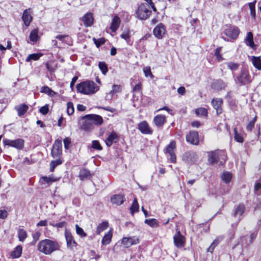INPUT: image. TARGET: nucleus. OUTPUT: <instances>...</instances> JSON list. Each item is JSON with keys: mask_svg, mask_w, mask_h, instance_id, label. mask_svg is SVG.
<instances>
[{"mask_svg": "<svg viewBox=\"0 0 261 261\" xmlns=\"http://www.w3.org/2000/svg\"><path fill=\"white\" fill-rule=\"evenodd\" d=\"M60 245L57 241L45 239L38 243L37 249L45 255H50L54 252L60 250Z\"/></svg>", "mask_w": 261, "mask_h": 261, "instance_id": "nucleus-1", "label": "nucleus"}, {"mask_svg": "<svg viewBox=\"0 0 261 261\" xmlns=\"http://www.w3.org/2000/svg\"><path fill=\"white\" fill-rule=\"evenodd\" d=\"M99 89V86H97L94 82L91 81H84L76 85L77 91L86 95L94 94Z\"/></svg>", "mask_w": 261, "mask_h": 261, "instance_id": "nucleus-2", "label": "nucleus"}, {"mask_svg": "<svg viewBox=\"0 0 261 261\" xmlns=\"http://www.w3.org/2000/svg\"><path fill=\"white\" fill-rule=\"evenodd\" d=\"M252 81V77L248 70L245 68L241 69L240 73L237 76L236 82L241 86L250 84Z\"/></svg>", "mask_w": 261, "mask_h": 261, "instance_id": "nucleus-3", "label": "nucleus"}, {"mask_svg": "<svg viewBox=\"0 0 261 261\" xmlns=\"http://www.w3.org/2000/svg\"><path fill=\"white\" fill-rule=\"evenodd\" d=\"M150 6L146 4H141L136 11L137 17L141 20L146 19L151 14Z\"/></svg>", "mask_w": 261, "mask_h": 261, "instance_id": "nucleus-4", "label": "nucleus"}, {"mask_svg": "<svg viewBox=\"0 0 261 261\" xmlns=\"http://www.w3.org/2000/svg\"><path fill=\"white\" fill-rule=\"evenodd\" d=\"M3 142L5 146L14 147L18 150H21L24 147V140L22 139L10 140L5 138L3 139Z\"/></svg>", "mask_w": 261, "mask_h": 261, "instance_id": "nucleus-5", "label": "nucleus"}, {"mask_svg": "<svg viewBox=\"0 0 261 261\" xmlns=\"http://www.w3.org/2000/svg\"><path fill=\"white\" fill-rule=\"evenodd\" d=\"M176 147V143L174 141H171L170 144L167 146L165 151V154H168L170 156L169 160L170 162L172 163H176V158L174 152V149Z\"/></svg>", "mask_w": 261, "mask_h": 261, "instance_id": "nucleus-6", "label": "nucleus"}, {"mask_svg": "<svg viewBox=\"0 0 261 261\" xmlns=\"http://www.w3.org/2000/svg\"><path fill=\"white\" fill-rule=\"evenodd\" d=\"M240 33L239 29L234 26H229L224 31V34L227 36L229 39H236Z\"/></svg>", "mask_w": 261, "mask_h": 261, "instance_id": "nucleus-7", "label": "nucleus"}, {"mask_svg": "<svg viewBox=\"0 0 261 261\" xmlns=\"http://www.w3.org/2000/svg\"><path fill=\"white\" fill-rule=\"evenodd\" d=\"M198 159L197 154L193 151H188L185 152L182 156V160L186 163L192 164L197 161Z\"/></svg>", "mask_w": 261, "mask_h": 261, "instance_id": "nucleus-8", "label": "nucleus"}, {"mask_svg": "<svg viewBox=\"0 0 261 261\" xmlns=\"http://www.w3.org/2000/svg\"><path fill=\"white\" fill-rule=\"evenodd\" d=\"M174 245L178 248L183 247L186 243L185 237L182 235L179 230H177L176 233L173 236Z\"/></svg>", "mask_w": 261, "mask_h": 261, "instance_id": "nucleus-9", "label": "nucleus"}, {"mask_svg": "<svg viewBox=\"0 0 261 261\" xmlns=\"http://www.w3.org/2000/svg\"><path fill=\"white\" fill-rule=\"evenodd\" d=\"M62 153V141L56 140L53 146L51 154L54 158H59Z\"/></svg>", "mask_w": 261, "mask_h": 261, "instance_id": "nucleus-10", "label": "nucleus"}, {"mask_svg": "<svg viewBox=\"0 0 261 261\" xmlns=\"http://www.w3.org/2000/svg\"><path fill=\"white\" fill-rule=\"evenodd\" d=\"M187 142L193 144L198 145L199 142V134L197 131H191L186 136Z\"/></svg>", "mask_w": 261, "mask_h": 261, "instance_id": "nucleus-11", "label": "nucleus"}, {"mask_svg": "<svg viewBox=\"0 0 261 261\" xmlns=\"http://www.w3.org/2000/svg\"><path fill=\"white\" fill-rule=\"evenodd\" d=\"M84 118H88L90 122H92L93 125H100L103 123L102 117L96 114H88L84 116Z\"/></svg>", "mask_w": 261, "mask_h": 261, "instance_id": "nucleus-12", "label": "nucleus"}, {"mask_svg": "<svg viewBox=\"0 0 261 261\" xmlns=\"http://www.w3.org/2000/svg\"><path fill=\"white\" fill-rule=\"evenodd\" d=\"M139 243V239L136 237H124L122 238L121 243L125 248H128L132 245Z\"/></svg>", "mask_w": 261, "mask_h": 261, "instance_id": "nucleus-13", "label": "nucleus"}, {"mask_svg": "<svg viewBox=\"0 0 261 261\" xmlns=\"http://www.w3.org/2000/svg\"><path fill=\"white\" fill-rule=\"evenodd\" d=\"M138 128L143 134L151 135L153 133L152 129L146 121H143L139 123L138 125Z\"/></svg>", "mask_w": 261, "mask_h": 261, "instance_id": "nucleus-14", "label": "nucleus"}, {"mask_svg": "<svg viewBox=\"0 0 261 261\" xmlns=\"http://www.w3.org/2000/svg\"><path fill=\"white\" fill-rule=\"evenodd\" d=\"M154 35L158 39H162L166 32L165 26L162 23L157 25L153 31Z\"/></svg>", "mask_w": 261, "mask_h": 261, "instance_id": "nucleus-15", "label": "nucleus"}, {"mask_svg": "<svg viewBox=\"0 0 261 261\" xmlns=\"http://www.w3.org/2000/svg\"><path fill=\"white\" fill-rule=\"evenodd\" d=\"M119 140V136L115 132H112L108 136L105 140V143L108 147H110L113 143H117Z\"/></svg>", "mask_w": 261, "mask_h": 261, "instance_id": "nucleus-16", "label": "nucleus"}, {"mask_svg": "<svg viewBox=\"0 0 261 261\" xmlns=\"http://www.w3.org/2000/svg\"><path fill=\"white\" fill-rule=\"evenodd\" d=\"M226 84L221 79L214 81L211 85L212 88L216 91L224 89Z\"/></svg>", "mask_w": 261, "mask_h": 261, "instance_id": "nucleus-17", "label": "nucleus"}, {"mask_svg": "<svg viewBox=\"0 0 261 261\" xmlns=\"http://www.w3.org/2000/svg\"><path fill=\"white\" fill-rule=\"evenodd\" d=\"M166 121V117L164 115H158L153 118V122L158 128H161Z\"/></svg>", "mask_w": 261, "mask_h": 261, "instance_id": "nucleus-18", "label": "nucleus"}, {"mask_svg": "<svg viewBox=\"0 0 261 261\" xmlns=\"http://www.w3.org/2000/svg\"><path fill=\"white\" fill-rule=\"evenodd\" d=\"M223 103V100L221 98H214L212 100V105L213 108L216 110L217 115L222 113L221 106Z\"/></svg>", "mask_w": 261, "mask_h": 261, "instance_id": "nucleus-19", "label": "nucleus"}, {"mask_svg": "<svg viewBox=\"0 0 261 261\" xmlns=\"http://www.w3.org/2000/svg\"><path fill=\"white\" fill-rule=\"evenodd\" d=\"M31 10L30 9H26L23 11L22 19L25 26L28 27L32 20V17L31 15Z\"/></svg>", "mask_w": 261, "mask_h": 261, "instance_id": "nucleus-20", "label": "nucleus"}, {"mask_svg": "<svg viewBox=\"0 0 261 261\" xmlns=\"http://www.w3.org/2000/svg\"><path fill=\"white\" fill-rule=\"evenodd\" d=\"M125 200L124 196L121 194L114 195L111 197V201L117 205H121Z\"/></svg>", "mask_w": 261, "mask_h": 261, "instance_id": "nucleus-21", "label": "nucleus"}, {"mask_svg": "<svg viewBox=\"0 0 261 261\" xmlns=\"http://www.w3.org/2000/svg\"><path fill=\"white\" fill-rule=\"evenodd\" d=\"M82 20L85 27H90L93 22V17L92 14L91 13H86L83 16Z\"/></svg>", "mask_w": 261, "mask_h": 261, "instance_id": "nucleus-22", "label": "nucleus"}, {"mask_svg": "<svg viewBox=\"0 0 261 261\" xmlns=\"http://www.w3.org/2000/svg\"><path fill=\"white\" fill-rule=\"evenodd\" d=\"M234 139L236 141L242 143L244 142L243 132L241 129L237 127H234Z\"/></svg>", "mask_w": 261, "mask_h": 261, "instance_id": "nucleus-23", "label": "nucleus"}, {"mask_svg": "<svg viewBox=\"0 0 261 261\" xmlns=\"http://www.w3.org/2000/svg\"><path fill=\"white\" fill-rule=\"evenodd\" d=\"M65 238L67 242V245L68 248L72 249L73 247L76 246V243L74 240L70 232L65 233Z\"/></svg>", "mask_w": 261, "mask_h": 261, "instance_id": "nucleus-24", "label": "nucleus"}, {"mask_svg": "<svg viewBox=\"0 0 261 261\" xmlns=\"http://www.w3.org/2000/svg\"><path fill=\"white\" fill-rule=\"evenodd\" d=\"M120 24V19L118 16H115L112 21L110 29L113 32H115L119 28Z\"/></svg>", "mask_w": 261, "mask_h": 261, "instance_id": "nucleus-25", "label": "nucleus"}, {"mask_svg": "<svg viewBox=\"0 0 261 261\" xmlns=\"http://www.w3.org/2000/svg\"><path fill=\"white\" fill-rule=\"evenodd\" d=\"M208 161L211 164H215L218 163L219 159L218 152L216 151L208 152Z\"/></svg>", "mask_w": 261, "mask_h": 261, "instance_id": "nucleus-26", "label": "nucleus"}, {"mask_svg": "<svg viewBox=\"0 0 261 261\" xmlns=\"http://www.w3.org/2000/svg\"><path fill=\"white\" fill-rule=\"evenodd\" d=\"M82 119L84 120V121L81 125V129L85 131H89L92 129L93 125L92 122H90V120L88 118H84L83 117Z\"/></svg>", "mask_w": 261, "mask_h": 261, "instance_id": "nucleus-27", "label": "nucleus"}, {"mask_svg": "<svg viewBox=\"0 0 261 261\" xmlns=\"http://www.w3.org/2000/svg\"><path fill=\"white\" fill-rule=\"evenodd\" d=\"M245 42L247 46L251 48L254 47V43L253 41V35L252 32H249L247 33V36L245 39Z\"/></svg>", "mask_w": 261, "mask_h": 261, "instance_id": "nucleus-28", "label": "nucleus"}, {"mask_svg": "<svg viewBox=\"0 0 261 261\" xmlns=\"http://www.w3.org/2000/svg\"><path fill=\"white\" fill-rule=\"evenodd\" d=\"M22 251V247L21 245L17 246L11 253L12 258H17L21 256Z\"/></svg>", "mask_w": 261, "mask_h": 261, "instance_id": "nucleus-29", "label": "nucleus"}, {"mask_svg": "<svg viewBox=\"0 0 261 261\" xmlns=\"http://www.w3.org/2000/svg\"><path fill=\"white\" fill-rule=\"evenodd\" d=\"M59 179V178L54 177L53 175H51L49 176H42L41 178V181L42 184H50L53 182L58 181Z\"/></svg>", "mask_w": 261, "mask_h": 261, "instance_id": "nucleus-30", "label": "nucleus"}, {"mask_svg": "<svg viewBox=\"0 0 261 261\" xmlns=\"http://www.w3.org/2000/svg\"><path fill=\"white\" fill-rule=\"evenodd\" d=\"M40 92L45 93L50 97H54L56 95V93L47 86L42 87L40 89Z\"/></svg>", "mask_w": 261, "mask_h": 261, "instance_id": "nucleus-31", "label": "nucleus"}, {"mask_svg": "<svg viewBox=\"0 0 261 261\" xmlns=\"http://www.w3.org/2000/svg\"><path fill=\"white\" fill-rule=\"evenodd\" d=\"M222 237H218L216 238L213 243L211 244L210 247L207 248V251L213 253L215 248L220 243V242L222 240Z\"/></svg>", "mask_w": 261, "mask_h": 261, "instance_id": "nucleus-32", "label": "nucleus"}, {"mask_svg": "<svg viewBox=\"0 0 261 261\" xmlns=\"http://www.w3.org/2000/svg\"><path fill=\"white\" fill-rule=\"evenodd\" d=\"M28 107L25 104H22L15 107V109L17 111L18 115L21 116L23 115L28 110Z\"/></svg>", "mask_w": 261, "mask_h": 261, "instance_id": "nucleus-33", "label": "nucleus"}, {"mask_svg": "<svg viewBox=\"0 0 261 261\" xmlns=\"http://www.w3.org/2000/svg\"><path fill=\"white\" fill-rule=\"evenodd\" d=\"M109 226V223L107 221H103L100 223L97 227L96 233L97 234H100L101 232L106 230Z\"/></svg>", "mask_w": 261, "mask_h": 261, "instance_id": "nucleus-34", "label": "nucleus"}, {"mask_svg": "<svg viewBox=\"0 0 261 261\" xmlns=\"http://www.w3.org/2000/svg\"><path fill=\"white\" fill-rule=\"evenodd\" d=\"M91 174L89 170L84 168L80 170L79 177L82 180L89 178Z\"/></svg>", "mask_w": 261, "mask_h": 261, "instance_id": "nucleus-35", "label": "nucleus"}, {"mask_svg": "<svg viewBox=\"0 0 261 261\" xmlns=\"http://www.w3.org/2000/svg\"><path fill=\"white\" fill-rule=\"evenodd\" d=\"M112 237V232L111 231H108L105 235L103 236V237L102 239L101 240V244L103 245H107L111 241Z\"/></svg>", "mask_w": 261, "mask_h": 261, "instance_id": "nucleus-36", "label": "nucleus"}, {"mask_svg": "<svg viewBox=\"0 0 261 261\" xmlns=\"http://www.w3.org/2000/svg\"><path fill=\"white\" fill-rule=\"evenodd\" d=\"M28 234L27 231L22 229L19 228L18 230V238L19 241L23 242L27 238Z\"/></svg>", "mask_w": 261, "mask_h": 261, "instance_id": "nucleus-37", "label": "nucleus"}, {"mask_svg": "<svg viewBox=\"0 0 261 261\" xmlns=\"http://www.w3.org/2000/svg\"><path fill=\"white\" fill-rule=\"evenodd\" d=\"M252 63L253 66L258 70H261V60L259 57L252 56Z\"/></svg>", "mask_w": 261, "mask_h": 261, "instance_id": "nucleus-38", "label": "nucleus"}, {"mask_svg": "<svg viewBox=\"0 0 261 261\" xmlns=\"http://www.w3.org/2000/svg\"><path fill=\"white\" fill-rule=\"evenodd\" d=\"M221 179L225 184H227L232 179V174L229 172H224L221 175Z\"/></svg>", "mask_w": 261, "mask_h": 261, "instance_id": "nucleus-39", "label": "nucleus"}, {"mask_svg": "<svg viewBox=\"0 0 261 261\" xmlns=\"http://www.w3.org/2000/svg\"><path fill=\"white\" fill-rule=\"evenodd\" d=\"M144 223L151 227H158L159 226V222L155 219H145Z\"/></svg>", "mask_w": 261, "mask_h": 261, "instance_id": "nucleus-40", "label": "nucleus"}, {"mask_svg": "<svg viewBox=\"0 0 261 261\" xmlns=\"http://www.w3.org/2000/svg\"><path fill=\"white\" fill-rule=\"evenodd\" d=\"M38 31L37 29L33 30L30 34L29 38L31 41L36 42L38 39Z\"/></svg>", "mask_w": 261, "mask_h": 261, "instance_id": "nucleus-41", "label": "nucleus"}, {"mask_svg": "<svg viewBox=\"0 0 261 261\" xmlns=\"http://www.w3.org/2000/svg\"><path fill=\"white\" fill-rule=\"evenodd\" d=\"M139 204L136 198L133 200L132 205L130 207V213L132 215H134V213L137 212L139 210Z\"/></svg>", "mask_w": 261, "mask_h": 261, "instance_id": "nucleus-42", "label": "nucleus"}, {"mask_svg": "<svg viewBox=\"0 0 261 261\" xmlns=\"http://www.w3.org/2000/svg\"><path fill=\"white\" fill-rule=\"evenodd\" d=\"M195 114L197 116H206L207 115V111L204 108H199L195 110Z\"/></svg>", "mask_w": 261, "mask_h": 261, "instance_id": "nucleus-43", "label": "nucleus"}, {"mask_svg": "<svg viewBox=\"0 0 261 261\" xmlns=\"http://www.w3.org/2000/svg\"><path fill=\"white\" fill-rule=\"evenodd\" d=\"M98 67L102 73L106 75L108 71V65L104 62H99L98 63Z\"/></svg>", "mask_w": 261, "mask_h": 261, "instance_id": "nucleus-44", "label": "nucleus"}, {"mask_svg": "<svg viewBox=\"0 0 261 261\" xmlns=\"http://www.w3.org/2000/svg\"><path fill=\"white\" fill-rule=\"evenodd\" d=\"M42 56V54L41 53L30 54L26 59V61L30 62L31 60L36 61L38 60Z\"/></svg>", "mask_w": 261, "mask_h": 261, "instance_id": "nucleus-45", "label": "nucleus"}, {"mask_svg": "<svg viewBox=\"0 0 261 261\" xmlns=\"http://www.w3.org/2000/svg\"><path fill=\"white\" fill-rule=\"evenodd\" d=\"M256 1L249 3V7L250 10V15L253 19H255V5Z\"/></svg>", "mask_w": 261, "mask_h": 261, "instance_id": "nucleus-46", "label": "nucleus"}, {"mask_svg": "<svg viewBox=\"0 0 261 261\" xmlns=\"http://www.w3.org/2000/svg\"><path fill=\"white\" fill-rule=\"evenodd\" d=\"M244 205L243 204H239L236 208L234 215L235 216H237L238 215H239L240 216L244 213Z\"/></svg>", "mask_w": 261, "mask_h": 261, "instance_id": "nucleus-47", "label": "nucleus"}, {"mask_svg": "<svg viewBox=\"0 0 261 261\" xmlns=\"http://www.w3.org/2000/svg\"><path fill=\"white\" fill-rule=\"evenodd\" d=\"M75 229L76 233L81 237L84 238L87 236V234L84 232V230L77 224L75 225Z\"/></svg>", "mask_w": 261, "mask_h": 261, "instance_id": "nucleus-48", "label": "nucleus"}, {"mask_svg": "<svg viewBox=\"0 0 261 261\" xmlns=\"http://www.w3.org/2000/svg\"><path fill=\"white\" fill-rule=\"evenodd\" d=\"M74 111V107L72 102H68L67 104V113L68 115H71L73 114Z\"/></svg>", "mask_w": 261, "mask_h": 261, "instance_id": "nucleus-49", "label": "nucleus"}, {"mask_svg": "<svg viewBox=\"0 0 261 261\" xmlns=\"http://www.w3.org/2000/svg\"><path fill=\"white\" fill-rule=\"evenodd\" d=\"M227 67L232 71H236L238 69L239 67V64L238 63L233 62H228L227 63Z\"/></svg>", "mask_w": 261, "mask_h": 261, "instance_id": "nucleus-50", "label": "nucleus"}, {"mask_svg": "<svg viewBox=\"0 0 261 261\" xmlns=\"http://www.w3.org/2000/svg\"><path fill=\"white\" fill-rule=\"evenodd\" d=\"M46 67L48 71L51 73L56 70L57 66L53 63H47L46 64Z\"/></svg>", "mask_w": 261, "mask_h": 261, "instance_id": "nucleus-51", "label": "nucleus"}, {"mask_svg": "<svg viewBox=\"0 0 261 261\" xmlns=\"http://www.w3.org/2000/svg\"><path fill=\"white\" fill-rule=\"evenodd\" d=\"M93 40L97 47H99L105 43V39L104 38H100L97 39L93 38Z\"/></svg>", "mask_w": 261, "mask_h": 261, "instance_id": "nucleus-52", "label": "nucleus"}, {"mask_svg": "<svg viewBox=\"0 0 261 261\" xmlns=\"http://www.w3.org/2000/svg\"><path fill=\"white\" fill-rule=\"evenodd\" d=\"M143 72L146 77L150 76L151 79L153 78V75L151 72V69L150 67L147 66L143 68Z\"/></svg>", "mask_w": 261, "mask_h": 261, "instance_id": "nucleus-53", "label": "nucleus"}, {"mask_svg": "<svg viewBox=\"0 0 261 261\" xmlns=\"http://www.w3.org/2000/svg\"><path fill=\"white\" fill-rule=\"evenodd\" d=\"M48 111L49 106L47 104H46L44 106L41 107L39 109V112L43 115H46L48 113Z\"/></svg>", "mask_w": 261, "mask_h": 261, "instance_id": "nucleus-54", "label": "nucleus"}, {"mask_svg": "<svg viewBox=\"0 0 261 261\" xmlns=\"http://www.w3.org/2000/svg\"><path fill=\"white\" fill-rule=\"evenodd\" d=\"M56 38L62 41V42L65 41L66 39L69 42H70V41L69 40H70V38L67 35H59L56 36ZM68 44L70 45V43H68Z\"/></svg>", "mask_w": 261, "mask_h": 261, "instance_id": "nucleus-55", "label": "nucleus"}, {"mask_svg": "<svg viewBox=\"0 0 261 261\" xmlns=\"http://www.w3.org/2000/svg\"><path fill=\"white\" fill-rule=\"evenodd\" d=\"M92 147L93 149L99 150H100L102 149L99 141H98L97 140H94V141H92Z\"/></svg>", "mask_w": 261, "mask_h": 261, "instance_id": "nucleus-56", "label": "nucleus"}, {"mask_svg": "<svg viewBox=\"0 0 261 261\" xmlns=\"http://www.w3.org/2000/svg\"><path fill=\"white\" fill-rule=\"evenodd\" d=\"M221 48H217L215 53V55L218 61H221L223 60L221 55L220 54Z\"/></svg>", "mask_w": 261, "mask_h": 261, "instance_id": "nucleus-57", "label": "nucleus"}, {"mask_svg": "<svg viewBox=\"0 0 261 261\" xmlns=\"http://www.w3.org/2000/svg\"><path fill=\"white\" fill-rule=\"evenodd\" d=\"M120 37L126 41H128L130 38V34L129 31L123 32L120 35Z\"/></svg>", "mask_w": 261, "mask_h": 261, "instance_id": "nucleus-58", "label": "nucleus"}, {"mask_svg": "<svg viewBox=\"0 0 261 261\" xmlns=\"http://www.w3.org/2000/svg\"><path fill=\"white\" fill-rule=\"evenodd\" d=\"M64 147L66 149L69 148V146L71 143V140L69 138H65L63 140Z\"/></svg>", "mask_w": 261, "mask_h": 261, "instance_id": "nucleus-59", "label": "nucleus"}, {"mask_svg": "<svg viewBox=\"0 0 261 261\" xmlns=\"http://www.w3.org/2000/svg\"><path fill=\"white\" fill-rule=\"evenodd\" d=\"M63 163V161L61 159L59 158L56 160L52 161L50 163L51 164L55 165L56 167L57 166L61 165Z\"/></svg>", "mask_w": 261, "mask_h": 261, "instance_id": "nucleus-60", "label": "nucleus"}, {"mask_svg": "<svg viewBox=\"0 0 261 261\" xmlns=\"http://www.w3.org/2000/svg\"><path fill=\"white\" fill-rule=\"evenodd\" d=\"M254 120H251L250 121L248 124L247 125L246 129L248 131H250L252 130V128L254 127Z\"/></svg>", "mask_w": 261, "mask_h": 261, "instance_id": "nucleus-61", "label": "nucleus"}, {"mask_svg": "<svg viewBox=\"0 0 261 261\" xmlns=\"http://www.w3.org/2000/svg\"><path fill=\"white\" fill-rule=\"evenodd\" d=\"M113 91H114L115 93H119L121 91V86L117 85H113L112 86Z\"/></svg>", "mask_w": 261, "mask_h": 261, "instance_id": "nucleus-62", "label": "nucleus"}, {"mask_svg": "<svg viewBox=\"0 0 261 261\" xmlns=\"http://www.w3.org/2000/svg\"><path fill=\"white\" fill-rule=\"evenodd\" d=\"M40 237V233L39 231H36L32 234L33 240L38 241Z\"/></svg>", "mask_w": 261, "mask_h": 261, "instance_id": "nucleus-63", "label": "nucleus"}, {"mask_svg": "<svg viewBox=\"0 0 261 261\" xmlns=\"http://www.w3.org/2000/svg\"><path fill=\"white\" fill-rule=\"evenodd\" d=\"M257 233V231H254V232H252L250 235V242L249 243H251L254 239L256 237Z\"/></svg>", "mask_w": 261, "mask_h": 261, "instance_id": "nucleus-64", "label": "nucleus"}]
</instances>
